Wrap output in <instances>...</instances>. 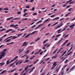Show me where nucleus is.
Returning <instances> with one entry per match:
<instances>
[{"mask_svg":"<svg viewBox=\"0 0 75 75\" xmlns=\"http://www.w3.org/2000/svg\"><path fill=\"white\" fill-rule=\"evenodd\" d=\"M17 13L18 14H21V12L18 11V12Z\"/></svg>","mask_w":75,"mask_h":75,"instance_id":"48","label":"nucleus"},{"mask_svg":"<svg viewBox=\"0 0 75 75\" xmlns=\"http://www.w3.org/2000/svg\"><path fill=\"white\" fill-rule=\"evenodd\" d=\"M4 64H5V63H2V64H1V67H2V66H3V65H4Z\"/></svg>","mask_w":75,"mask_h":75,"instance_id":"41","label":"nucleus"},{"mask_svg":"<svg viewBox=\"0 0 75 75\" xmlns=\"http://www.w3.org/2000/svg\"><path fill=\"white\" fill-rule=\"evenodd\" d=\"M37 13H34L33 14V16H35V15H37Z\"/></svg>","mask_w":75,"mask_h":75,"instance_id":"45","label":"nucleus"},{"mask_svg":"<svg viewBox=\"0 0 75 75\" xmlns=\"http://www.w3.org/2000/svg\"><path fill=\"white\" fill-rule=\"evenodd\" d=\"M58 22H57V23H54V24L53 25H52V26H54V25H57V24H58Z\"/></svg>","mask_w":75,"mask_h":75,"instance_id":"23","label":"nucleus"},{"mask_svg":"<svg viewBox=\"0 0 75 75\" xmlns=\"http://www.w3.org/2000/svg\"><path fill=\"white\" fill-rule=\"evenodd\" d=\"M29 35H30L29 34L27 35H26V36L24 38H27V37H28V36H29Z\"/></svg>","mask_w":75,"mask_h":75,"instance_id":"46","label":"nucleus"},{"mask_svg":"<svg viewBox=\"0 0 75 75\" xmlns=\"http://www.w3.org/2000/svg\"><path fill=\"white\" fill-rule=\"evenodd\" d=\"M64 74V72H63L62 71H61L60 73V75H62V74Z\"/></svg>","mask_w":75,"mask_h":75,"instance_id":"30","label":"nucleus"},{"mask_svg":"<svg viewBox=\"0 0 75 75\" xmlns=\"http://www.w3.org/2000/svg\"><path fill=\"white\" fill-rule=\"evenodd\" d=\"M47 45H48V44L46 43L44 45V47H46V46H47Z\"/></svg>","mask_w":75,"mask_h":75,"instance_id":"61","label":"nucleus"},{"mask_svg":"<svg viewBox=\"0 0 75 75\" xmlns=\"http://www.w3.org/2000/svg\"><path fill=\"white\" fill-rule=\"evenodd\" d=\"M25 71H27V69L28 68V66H27L26 67H25Z\"/></svg>","mask_w":75,"mask_h":75,"instance_id":"31","label":"nucleus"},{"mask_svg":"<svg viewBox=\"0 0 75 75\" xmlns=\"http://www.w3.org/2000/svg\"><path fill=\"white\" fill-rule=\"evenodd\" d=\"M18 57L17 56L15 57L13 59L15 61V60H16L17 59V58H18Z\"/></svg>","mask_w":75,"mask_h":75,"instance_id":"24","label":"nucleus"},{"mask_svg":"<svg viewBox=\"0 0 75 75\" xmlns=\"http://www.w3.org/2000/svg\"><path fill=\"white\" fill-rule=\"evenodd\" d=\"M18 73H15V74H14V75H18Z\"/></svg>","mask_w":75,"mask_h":75,"instance_id":"64","label":"nucleus"},{"mask_svg":"<svg viewBox=\"0 0 75 75\" xmlns=\"http://www.w3.org/2000/svg\"><path fill=\"white\" fill-rule=\"evenodd\" d=\"M59 18V17H57L55 18V20H58Z\"/></svg>","mask_w":75,"mask_h":75,"instance_id":"44","label":"nucleus"},{"mask_svg":"<svg viewBox=\"0 0 75 75\" xmlns=\"http://www.w3.org/2000/svg\"><path fill=\"white\" fill-rule=\"evenodd\" d=\"M27 14H28L27 13H25L24 15H23V17H25V16H26V15H27Z\"/></svg>","mask_w":75,"mask_h":75,"instance_id":"37","label":"nucleus"},{"mask_svg":"<svg viewBox=\"0 0 75 75\" xmlns=\"http://www.w3.org/2000/svg\"><path fill=\"white\" fill-rule=\"evenodd\" d=\"M13 30L12 29H9L6 32V33H8V32H10V31H13Z\"/></svg>","mask_w":75,"mask_h":75,"instance_id":"8","label":"nucleus"},{"mask_svg":"<svg viewBox=\"0 0 75 75\" xmlns=\"http://www.w3.org/2000/svg\"><path fill=\"white\" fill-rule=\"evenodd\" d=\"M42 21H39L38 22H37L36 23V25H38V23H40Z\"/></svg>","mask_w":75,"mask_h":75,"instance_id":"32","label":"nucleus"},{"mask_svg":"<svg viewBox=\"0 0 75 75\" xmlns=\"http://www.w3.org/2000/svg\"><path fill=\"white\" fill-rule=\"evenodd\" d=\"M57 50H58V49H56V50L54 51V52L52 53V54H54L55 52H57Z\"/></svg>","mask_w":75,"mask_h":75,"instance_id":"29","label":"nucleus"},{"mask_svg":"<svg viewBox=\"0 0 75 75\" xmlns=\"http://www.w3.org/2000/svg\"><path fill=\"white\" fill-rule=\"evenodd\" d=\"M6 65H8V64H9L10 63V61L8 60L6 62Z\"/></svg>","mask_w":75,"mask_h":75,"instance_id":"12","label":"nucleus"},{"mask_svg":"<svg viewBox=\"0 0 75 75\" xmlns=\"http://www.w3.org/2000/svg\"><path fill=\"white\" fill-rule=\"evenodd\" d=\"M69 35V34H68L67 35H66L64 37V38H66V37H67Z\"/></svg>","mask_w":75,"mask_h":75,"instance_id":"50","label":"nucleus"},{"mask_svg":"<svg viewBox=\"0 0 75 75\" xmlns=\"http://www.w3.org/2000/svg\"><path fill=\"white\" fill-rule=\"evenodd\" d=\"M68 40H67V41H66L64 43L63 45H62V47L64 46V45H65V44H66V43H67V42H68Z\"/></svg>","mask_w":75,"mask_h":75,"instance_id":"16","label":"nucleus"},{"mask_svg":"<svg viewBox=\"0 0 75 75\" xmlns=\"http://www.w3.org/2000/svg\"><path fill=\"white\" fill-rule=\"evenodd\" d=\"M43 25V24H40L38 26V27L39 28H40V27H41V26L42 25Z\"/></svg>","mask_w":75,"mask_h":75,"instance_id":"10","label":"nucleus"},{"mask_svg":"<svg viewBox=\"0 0 75 75\" xmlns=\"http://www.w3.org/2000/svg\"><path fill=\"white\" fill-rule=\"evenodd\" d=\"M14 61V60L13 59V60H11L10 62V63L11 62H13V61Z\"/></svg>","mask_w":75,"mask_h":75,"instance_id":"57","label":"nucleus"},{"mask_svg":"<svg viewBox=\"0 0 75 75\" xmlns=\"http://www.w3.org/2000/svg\"><path fill=\"white\" fill-rule=\"evenodd\" d=\"M30 61V60H27L25 61V62H24V63H25V62H28Z\"/></svg>","mask_w":75,"mask_h":75,"instance_id":"35","label":"nucleus"},{"mask_svg":"<svg viewBox=\"0 0 75 75\" xmlns=\"http://www.w3.org/2000/svg\"><path fill=\"white\" fill-rule=\"evenodd\" d=\"M68 64H66V65H65L64 67V68H65V67H67L68 66Z\"/></svg>","mask_w":75,"mask_h":75,"instance_id":"56","label":"nucleus"},{"mask_svg":"<svg viewBox=\"0 0 75 75\" xmlns=\"http://www.w3.org/2000/svg\"><path fill=\"white\" fill-rule=\"evenodd\" d=\"M21 61V59H20V60H19L18 62H17V63H16V65H18V63L20 62V61Z\"/></svg>","mask_w":75,"mask_h":75,"instance_id":"22","label":"nucleus"},{"mask_svg":"<svg viewBox=\"0 0 75 75\" xmlns=\"http://www.w3.org/2000/svg\"><path fill=\"white\" fill-rule=\"evenodd\" d=\"M48 40V39H47V40H45L44 41V42H43V44H45V42H46Z\"/></svg>","mask_w":75,"mask_h":75,"instance_id":"25","label":"nucleus"},{"mask_svg":"<svg viewBox=\"0 0 75 75\" xmlns=\"http://www.w3.org/2000/svg\"><path fill=\"white\" fill-rule=\"evenodd\" d=\"M6 51H7V49H4L3 51L0 53V59H1L2 58L5 57V55H6V52H5Z\"/></svg>","mask_w":75,"mask_h":75,"instance_id":"1","label":"nucleus"},{"mask_svg":"<svg viewBox=\"0 0 75 75\" xmlns=\"http://www.w3.org/2000/svg\"><path fill=\"white\" fill-rule=\"evenodd\" d=\"M7 36V35L5 34L3 36L1 37V38H4V37H6Z\"/></svg>","mask_w":75,"mask_h":75,"instance_id":"28","label":"nucleus"},{"mask_svg":"<svg viewBox=\"0 0 75 75\" xmlns=\"http://www.w3.org/2000/svg\"><path fill=\"white\" fill-rule=\"evenodd\" d=\"M3 38H1V37L0 38V42H2L3 41Z\"/></svg>","mask_w":75,"mask_h":75,"instance_id":"36","label":"nucleus"},{"mask_svg":"<svg viewBox=\"0 0 75 75\" xmlns=\"http://www.w3.org/2000/svg\"><path fill=\"white\" fill-rule=\"evenodd\" d=\"M40 40V38H39L35 40V42H37V41H39V40Z\"/></svg>","mask_w":75,"mask_h":75,"instance_id":"20","label":"nucleus"},{"mask_svg":"<svg viewBox=\"0 0 75 75\" xmlns=\"http://www.w3.org/2000/svg\"><path fill=\"white\" fill-rule=\"evenodd\" d=\"M72 52H70L69 53L67 54V55H70V54H71V53H72Z\"/></svg>","mask_w":75,"mask_h":75,"instance_id":"38","label":"nucleus"},{"mask_svg":"<svg viewBox=\"0 0 75 75\" xmlns=\"http://www.w3.org/2000/svg\"><path fill=\"white\" fill-rule=\"evenodd\" d=\"M27 45V42L25 41L23 43V45H22L21 47H23V46H26Z\"/></svg>","mask_w":75,"mask_h":75,"instance_id":"2","label":"nucleus"},{"mask_svg":"<svg viewBox=\"0 0 75 75\" xmlns=\"http://www.w3.org/2000/svg\"><path fill=\"white\" fill-rule=\"evenodd\" d=\"M33 64H31L30 66H28V68H29V67H31V66H33Z\"/></svg>","mask_w":75,"mask_h":75,"instance_id":"51","label":"nucleus"},{"mask_svg":"<svg viewBox=\"0 0 75 75\" xmlns=\"http://www.w3.org/2000/svg\"><path fill=\"white\" fill-rule=\"evenodd\" d=\"M22 35V34H18V37H19V36H20V35Z\"/></svg>","mask_w":75,"mask_h":75,"instance_id":"63","label":"nucleus"},{"mask_svg":"<svg viewBox=\"0 0 75 75\" xmlns=\"http://www.w3.org/2000/svg\"><path fill=\"white\" fill-rule=\"evenodd\" d=\"M10 40H11V39H8V40H7L6 41H5V42H8V41H10Z\"/></svg>","mask_w":75,"mask_h":75,"instance_id":"33","label":"nucleus"},{"mask_svg":"<svg viewBox=\"0 0 75 75\" xmlns=\"http://www.w3.org/2000/svg\"><path fill=\"white\" fill-rule=\"evenodd\" d=\"M56 57H55V56H53V57H52V59H53V58H56Z\"/></svg>","mask_w":75,"mask_h":75,"instance_id":"40","label":"nucleus"},{"mask_svg":"<svg viewBox=\"0 0 75 75\" xmlns=\"http://www.w3.org/2000/svg\"><path fill=\"white\" fill-rule=\"evenodd\" d=\"M64 20V18H62V19H60L59 20V21H62V20Z\"/></svg>","mask_w":75,"mask_h":75,"instance_id":"43","label":"nucleus"},{"mask_svg":"<svg viewBox=\"0 0 75 75\" xmlns=\"http://www.w3.org/2000/svg\"><path fill=\"white\" fill-rule=\"evenodd\" d=\"M61 34H59L56 36V37H58L59 36H61Z\"/></svg>","mask_w":75,"mask_h":75,"instance_id":"39","label":"nucleus"},{"mask_svg":"<svg viewBox=\"0 0 75 75\" xmlns=\"http://www.w3.org/2000/svg\"><path fill=\"white\" fill-rule=\"evenodd\" d=\"M55 5L54 4V5H53L52 6H51V7H55Z\"/></svg>","mask_w":75,"mask_h":75,"instance_id":"62","label":"nucleus"},{"mask_svg":"<svg viewBox=\"0 0 75 75\" xmlns=\"http://www.w3.org/2000/svg\"><path fill=\"white\" fill-rule=\"evenodd\" d=\"M61 67V66H60L59 67H58L57 69H56L55 71L57 73L59 71V69Z\"/></svg>","mask_w":75,"mask_h":75,"instance_id":"3","label":"nucleus"},{"mask_svg":"<svg viewBox=\"0 0 75 75\" xmlns=\"http://www.w3.org/2000/svg\"><path fill=\"white\" fill-rule=\"evenodd\" d=\"M61 27V25H60L58 26L55 29H57V28H59L60 27Z\"/></svg>","mask_w":75,"mask_h":75,"instance_id":"26","label":"nucleus"},{"mask_svg":"<svg viewBox=\"0 0 75 75\" xmlns=\"http://www.w3.org/2000/svg\"><path fill=\"white\" fill-rule=\"evenodd\" d=\"M18 24H16V25H14V28H15V27H17V26H18Z\"/></svg>","mask_w":75,"mask_h":75,"instance_id":"49","label":"nucleus"},{"mask_svg":"<svg viewBox=\"0 0 75 75\" xmlns=\"http://www.w3.org/2000/svg\"><path fill=\"white\" fill-rule=\"evenodd\" d=\"M4 10H9V9H8L7 8H4Z\"/></svg>","mask_w":75,"mask_h":75,"instance_id":"19","label":"nucleus"},{"mask_svg":"<svg viewBox=\"0 0 75 75\" xmlns=\"http://www.w3.org/2000/svg\"><path fill=\"white\" fill-rule=\"evenodd\" d=\"M5 30H6V29L3 28L0 31V32H1V31H5Z\"/></svg>","mask_w":75,"mask_h":75,"instance_id":"17","label":"nucleus"},{"mask_svg":"<svg viewBox=\"0 0 75 75\" xmlns=\"http://www.w3.org/2000/svg\"><path fill=\"white\" fill-rule=\"evenodd\" d=\"M75 3V2H73L69 3V4H73V3Z\"/></svg>","mask_w":75,"mask_h":75,"instance_id":"55","label":"nucleus"},{"mask_svg":"<svg viewBox=\"0 0 75 75\" xmlns=\"http://www.w3.org/2000/svg\"><path fill=\"white\" fill-rule=\"evenodd\" d=\"M74 26H75V24H73V25H71L69 27V28H71V29H72V28H74Z\"/></svg>","mask_w":75,"mask_h":75,"instance_id":"6","label":"nucleus"},{"mask_svg":"<svg viewBox=\"0 0 75 75\" xmlns=\"http://www.w3.org/2000/svg\"><path fill=\"white\" fill-rule=\"evenodd\" d=\"M68 59H67L64 62V63H66V62H68Z\"/></svg>","mask_w":75,"mask_h":75,"instance_id":"60","label":"nucleus"},{"mask_svg":"<svg viewBox=\"0 0 75 75\" xmlns=\"http://www.w3.org/2000/svg\"><path fill=\"white\" fill-rule=\"evenodd\" d=\"M54 68H55V67L53 66V67H52V69H51V70H52L53 69H54Z\"/></svg>","mask_w":75,"mask_h":75,"instance_id":"58","label":"nucleus"},{"mask_svg":"<svg viewBox=\"0 0 75 75\" xmlns=\"http://www.w3.org/2000/svg\"><path fill=\"white\" fill-rule=\"evenodd\" d=\"M25 8H30V6H25Z\"/></svg>","mask_w":75,"mask_h":75,"instance_id":"42","label":"nucleus"},{"mask_svg":"<svg viewBox=\"0 0 75 75\" xmlns=\"http://www.w3.org/2000/svg\"><path fill=\"white\" fill-rule=\"evenodd\" d=\"M55 15H53L52 16H51L50 17L53 18V17H55Z\"/></svg>","mask_w":75,"mask_h":75,"instance_id":"47","label":"nucleus"},{"mask_svg":"<svg viewBox=\"0 0 75 75\" xmlns=\"http://www.w3.org/2000/svg\"><path fill=\"white\" fill-rule=\"evenodd\" d=\"M36 27V25H34L33 26H32L31 27V28H34V27Z\"/></svg>","mask_w":75,"mask_h":75,"instance_id":"54","label":"nucleus"},{"mask_svg":"<svg viewBox=\"0 0 75 75\" xmlns=\"http://www.w3.org/2000/svg\"><path fill=\"white\" fill-rule=\"evenodd\" d=\"M35 58V56H33L30 59H33V58Z\"/></svg>","mask_w":75,"mask_h":75,"instance_id":"21","label":"nucleus"},{"mask_svg":"<svg viewBox=\"0 0 75 75\" xmlns=\"http://www.w3.org/2000/svg\"><path fill=\"white\" fill-rule=\"evenodd\" d=\"M10 27H13V28H14V25H10Z\"/></svg>","mask_w":75,"mask_h":75,"instance_id":"27","label":"nucleus"},{"mask_svg":"<svg viewBox=\"0 0 75 75\" xmlns=\"http://www.w3.org/2000/svg\"><path fill=\"white\" fill-rule=\"evenodd\" d=\"M13 43H14V42H12L11 43H8V44H7L6 45H10V44H13Z\"/></svg>","mask_w":75,"mask_h":75,"instance_id":"34","label":"nucleus"},{"mask_svg":"<svg viewBox=\"0 0 75 75\" xmlns=\"http://www.w3.org/2000/svg\"><path fill=\"white\" fill-rule=\"evenodd\" d=\"M6 71H7V70H6L3 71L1 73H0V75H1V74H4V73L6 72Z\"/></svg>","mask_w":75,"mask_h":75,"instance_id":"9","label":"nucleus"},{"mask_svg":"<svg viewBox=\"0 0 75 75\" xmlns=\"http://www.w3.org/2000/svg\"><path fill=\"white\" fill-rule=\"evenodd\" d=\"M66 53H67V51H65L64 52H63V54H62V55L61 56V57H62V56H64L65 54H66Z\"/></svg>","mask_w":75,"mask_h":75,"instance_id":"14","label":"nucleus"},{"mask_svg":"<svg viewBox=\"0 0 75 75\" xmlns=\"http://www.w3.org/2000/svg\"><path fill=\"white\" fill-rule=\"evenodd\" d=\"M17 69L16 68L14 69L11 70V72H13V71H16Z\"/></svg>","mask_w":75,"mask_h":75,"instance_id":"18","label":"nucleus"},{"mask_svg":"<svg viewBox=\"0 0 75 75\" xmlns=\"http://www.w3.org/2000/svg\"><path fill=\"white\" fill-rule=\"evenodd\" d=\"M36 32H37V31H35L34 32H33L32 33H30L29 34V35H31V34H34V33H35Z\"/></svg>","mask_w":75,"mask_h":75,"instance_id":"15","label":"nucleus"},{"mask_svg":"<svg viewBox=\"0 0 75 75\" xmlns=\"http://www.w3.org/2000/svg\"><path fill=\"white\" fill-rule=\"evenodd\" d=\"M25 30V28H23L20 30L21 31H23V30Z\"/></svg>","mask_w":75,"mask_h":75,"instance_id":"52","label":"nucleus"},{"mask_svg":"<svg viewBox=\"0 0 75 75\" xmlns=\"http://www.w3.org/2000/svg\"><path fill=\"white\" fill-rule=\"evenodd\" d=\"M34 7H33L32 8V9H31V10L32 11H34Z\"/></svg>","mask_w":75,"mask_h":75,"instance_id":"53","label":"nucleus"},{"mask_svg":"<svg viewBox=\"0 0 75 75\" xmlns=\"http://www.w3.org/2000/svg\"><path fill=\"white\" fill-rule=\"evenodd\" d=\"M18 37L16 36H13L12 38V39H16V38H17Z\"/></svg>","mask_w":75,"mask_h":75,"instance_id":"11","label":"nucleus"},{"mask_svg":"<svg viewBox=\"0 0 75 75\" xmlns=\"http://www.w3.org/2000/svg\"><path fill=\"white\" fill-rule=\"evenodd\" d=\"M57 65V62H55L53 64L52 67H55Z\"/></svg>","mask_w":75,"mask_h":75,"instance_id":"5","label":"nucleus"},{"mask_svg":"<svg viewBox=\"0 0 75 75\" xmlns=\"http://www.w3.org/2000/svg\"><path fill=\"white\" fill-rule=\"evenodd\" d=\"M17 62V60H16L15 62H14V63H12V64H11L10 65L9 67H11L13 65H14V63H16Z\"/></svg>","mask_w":75,"mask_h":75,"instance_id":"4","label":"nucleus"},{"mask_svg":"<svg viewBox=\"0 0 75 75\" xmlns=\"http://www.w3.org/2000/svg\"><path fill=\"white\" fill-rule=\"evenodd\" d=\"M29 53H30V50H28L26 51V52H25V54H29Z\"/></svg>","mask_w":75,"mask_h":75,"instance_id":"13","label":"nucleus"},{"mask_svg":"<svg viewBox=\"0 0 75 75\" xmlns=\"http://www.w3.org/2000/svg\"><path fill=\"white\" fill-rule=\"evenodd\" d=\"M50 20H51V19H50V18H48L46 20H45V21H44L43 22V23H44L46 22H47V21H50Z\"/></svg>","mask_w":75,"mask_h":75,"instance_id":"7","label":"nucleus"},{"mask_svg":"<svg viewBox=\"0 0 75 75\" xmlns=\"http://www.w3.org/2000/svg\"><path fill=\"white\" fill-rule=\"evenodd\" d=\"M74 67H75V66H73L71 69L70 70H73V69H74Z\"/></svg>","mask_w":75,"mask_h":75,"instance_id":"59","label":"nucleus"}]
</instances>
